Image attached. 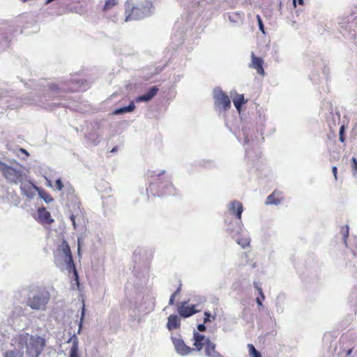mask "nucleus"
Listing matches in <instances>:
<instances>
[{
    "mask_svg": "<svg viewBox=\"0 0 357 357\" xmlns=\"http://www.w3.org/2000/svg\"><path fill=\"white\" fill-rule=\"evenodd\" d=\"M50 89L52 95L54 96V98H61V96L60 95L59 91V89L56 84H52L50 86Z\"/></svg>",
    "mask_w": 357,
    "mask_h": 357,
    "instance_id": "473e14b6",
    "label": "nucleus"
},
{
    "mask_svg": "<svg viewBox=\"0 0 357 357\" xmlns=\"http://www.w3.org/2000/svg\"><path fill=\"white\" fill-rule=\"evenodd\" d=\"M67 342H72V346L70 349L69 357H79V340L75 334H74Z\"/></svg>",
    "mask_w": 357,
    "mask_h": 357,
    "instance_id": "dca6fc26",
    "label": "nucleus"
},
{
    "mask_svg": "<svg viewBox=\"0 0 357 357\" xmlns=\"http://www.w3.org/2000/svg\"><path fill=\"white\" fill-rule=\"evenodd\" d=\"M277 311L280 312H283L282 306H280L278 304H277Z\"/></svg>",
    "mask_w": 357,
    "mask_h": 357,
    "instance_id": "864d4df0",
    "label": "nucleus"
},
{
    "mask_svg": "<svg viewBox=\"0 0 357 357\" xmlns=\"http://www.w3.org/2000/svg\"><path fill=\"white\" fill-rule=\"evenodd\" d=\"M13 349L8 350L4 354V357H23L24 350L20 348H15L13 347Z\"/></svg>",
    "mask_w": 357,
    "mask_h": 357,
    "instance_id": "412c9836",
    "label": "nucleus"
},
{
    "mask_svg": "<svg viewBox=\"0 0 357 357\" xmlns=\"http://www.w3.org/2000/svg\"><path fill=\"white\" fill-rule=\"evenodd\" d=\"M20 183L22 194L28 198H33L36 195V191H39V188L31 182L27 181L26 178Z\"/></svg>",
    "mask_w": 357,
    "mask_h": 357,
    "instance_id": "9b49d317",
    "label": "nucleus"
},
{
    "mask_svg": "<svg viewBox=\"0 0 357 357\" xmlns=\"http://www.w3.org/2000/svg\"><path fill=\"white\" fill-rule=\"evenodd\" d=\"M255 287H256V288L257 289V290L259 291V294H260V296H261V298L264 300V298H265V296H264V294H263L262 289H261L260 287H259L256 284H255Z\"/></svg>",
    "mask_w": 357,
    "mask_h": 357,
    "instance_id": "37998d69",
    "label": "nucleus"
},
{
    "mask_svg": "<svg viewBox=\"0 0 357 357\" xmlns=\"http://www.w3.org/2000/svg\"><path fill=\"white\" fill-rule=\"evenodd\" d=\"M233 238L243 248H245L247 246L250 245V240L249 238H241L240 234L236 236V237Z\"/></svg>",
    "mask_w": 357,
    "mask_h": 357,
    "instance_id": "393cba45",
    "label": "nucleus"
},
{
    "mask_svg": "<svg viewBox=\"0 0 357 357\" xmlns=\"http://www.w3.org/2000/svg\"><path fill=\"white\" fill-rule=\"evenodd\" d=\"M332 172H333V174L334 175L335 178L337 179V167H333Z\"/></svg>",
    "mask_w": 357,
    "mask_h": 357,
    "instance_id": "de8ad7c7",
    "label": "nucleus"
},
{
    "mask_svg": "<svg viewBox=\"0 0 357 357\" xmlns=\"http://www.w3.org/2000/svg\"><path fill=\"white\" fill-rule=\"evenodd\" d=\"M38 219L47 224L53 222L54 220L51 218L50 213L45 208H40L38 210Z\"/></svg>",
    "mask_w": 357,
    "mask_h": 357,
    "instance_id": "a211bd4d",
    "label": "nucleus"
},
{
    "mask_svg": "<svg viewBox=\"0 0 357 357\" xmlns=\"http://www.w3.org/2000/svg\"><path fill=\"white\" fill-rule=\"evenodd\" d=\"M172 340L175 351L181 356H187L195 350V349L187 346L184 341L180 337H172Z\"/></svg>",
    "mask_w": 357,
    "mask_h": 357,
    "instance_id": "9d476101",
    "label": "nucleus"
},
{
    "mask_svg": "<svg viewBox=\"0 0 357 357\" xmlns=\"http://www.w3.org/2000/svg\"><path fill=\"white\" fill-rule=\"evenodd\" d=\"M251 57H252V62L250 65V67L255 69L258 74H259L261 75H264V70L263 68V63H264L263 59L260 57L256 56L253 52L251 54Z\"/></svg>",
    "mask_w": 357,
    "mask_h": 357,
    "instance_id": "ddd939ff",
    "label": "nucleus"
},
{
    "mask_svg": "<svg viewBox=\"0 0 357 357\" xmlns=\"http://www.w3.org/2000/svg\"><path fill=\"white\" fill-rule=\"evenodd\" d=\"M354 356H357V349L354 351Z\"/></svg>",
    "mask_w": 357,
    "mask_h": 357,
    "instance_id": "bf43d9fd",
    "label": "nucleus"
},
{
    "mask_svg": "<svg viewBox=\"0 0 357 357\" xmlns=\"http://www.w3.org/2000/svg\"><path fill=\"white\" fill-rule=\"evenodd\" d=\"M213 98L215 106L220 111L227 110L231 107L229 98L219 87L213 89Z\"/></svg>",
    "mask_w": 357,
    "mask_h": 357,
    "instance_id": "6e6552de",
    "label": "nucleus"
},
{
    "mask_svg": "<svg viewBox=\"0 0 357 357\" xmlns=\"http://www.w3.org/2000/svg\"><path fill=\"white\" fill-rule=\"evenodd\" d=\"M193 340L197 351H200L206 344V341H210L208 338L196 331L193 333Z\"/></svg>",
    "mask_w": 357,
    "mask_h": 357,
    "instance_id": "4468645a",
    "label": "nucleus"
},
{
    "mask_svg": "<svg viewBox=\"0 0 357 357\" xmlns=\"http://www.w3.org/2000/svg\"><path fill=\"white\" fill-rule=\"evenodd\" d=\"M10 345L15 349H26L27 357H38L45 346V340L27 333H20L13 336Z\"/></svg>",
    "mask_w": 357,
    "mask_h": 357,
    "instance_id": "f257e3e1",
    "label": "nucleus"
},
{
    "mask_svg": "<svg viewBox=\"0 0 357 357\" xmlns=\"http://www.w3.org/2000/svg\"><path fill=\"white\" fill-rule=\"evenodd\" d=\"M340 140L341 142H344V137H343V135H342V128H341V130H340Z\"/></svg>",
    "mask_w": 357,
    "mask_h": 357,
    "instance_id": "3c124183",
    "label": "nucleus"
},
{
    "mask_svg": "<svg viewBox=\"0 0 357 357\" xmlns=\"http://www.w3.org/2000/svg\"><path fill=\"white\" fill-rule=\"evenodd\" d=\"M117 151V148L116 147H114L112 149V150L111 151V152L114 153V152H116Z\"/></svg>",
    "mask_w": 357,
    "mask_h": 357,
    "instance_id": "13d9d810",
    "label": "nucleus"
},
{
    "mask_svg": "<svg viewBox=\"0 0 357 357\" xmlns=\"http://www.w3.org/2000/svg\"><path fill=\"white\" fill-rule=\"evenodd\" d=\"M19 152L22 153L25 155L26 157H28L29 155V153L27 152V151L24 149H20Z\"/></svg>",
    "mask_w": 357,
    "mask_h": 357,
    "instance_id": "a18cd8bd",
    "label": "nucleus"
},
{
    "mask_svg": "<svg viewBox=\"0 0 357 357\" xmlns=\"http://www.w3.org/2000/svg\"><path fill=\"white\" fill-rule=\"evenodd\" d=\"M206 298L204 297L199 298V303L191 305H186L187 302L181 303L178 307V312L182 317L187 318L200 312L202 310V305L204 303Z\"/></svg>",
    "mask_w": 357,
    "mask_h": 357,
    "instance_id": "0eeeda50",
    "label": "nucleus"
},
{
    "mask_svg": "<svg viewBox=\"0 0 357 357\" xmlns=\"http://www.w3.org/2000/svg\"><path fill=\"white\" fill-rule=\"evenodd\" d=\"M215 315H211V314L208 312H204V324L210 322L212 320H215Z\"/></svg>",
    "mask_w": 357,
    "mask_h": 357,
    "instance_id": "f704fd0d",
    "label": "nucleus"
},
{
    "mask_svg": "<svg viewBox=\"0 0 357 357\" xmlns=\"http://www.w3.org/2000/svg\"><path fill=\"white\" fill-rule=\"evenodd\" d=\"M335 115H336V119L334 116H333L331 121L329 117L327 118V121L331 127V124H333V126L336 125V119H337V122L340 121V114L337 112Z\"/></svg>",
    "mask_w": 357,
    "mask_h": 357,
    "instance_id": "4c0bfd02",
    "label": "nucleus"
},
{
    "mask_svg": "<svg viewBox=\"0 0 357 357\" xmlns=\"http://www.w3.org/2000/svg\"><path fill=\"white\" fill-rule=\"evenodd\" d=\"M159 89L156 86H152L149 91L144 95L139 96L136 98V102H149L150 101L158 92Z\"/></svg>",
    "mask_w": 357,
    "mask_h": 357,
    "instance_id": "2eb2a0df",
    "label": "nucleus"
},
{
    "mask_svg": "<svg viewBox=\"0 0 357 357\" xmlns=\"http://www.w3.org/2000/svg\"><path fill=\"white\" fill-rule=\"evenodd\" d=\"M243 135H245L244 142L245 144H248L249 142L248 137L245 132H243Z\"/></svg>",
    "mask_w": 357,
    "mask_h": 357,
    "instance_id": "603ef678",
    "label": "nucleus"
},
{
    "mask_svg": "<svg viewBox=\"0 0 357 357\" xmlns=\"http://www.w3.org/2000/svg\"><path fill=\"white\" fill-rule=\"evenodd\" d=\"M118 0H105V5L102 8L105 14L108 13L112 8L118 4Z\"/></svg>",
    "mask_w": 357,
    "mask_h": 357,
    "instance_id": "b1692460",
    "label": "nucleus"
},
{
    "mask_svg": "<svg viewBox=\"0 0 357 357\" xmlns=\"http://www.w3.org/2000/svg\"><path fill=\"white\" fill-rule=\"evenodd\" d=\"M40 197L45 202V203L49 204L53 201L52 197L47 192L43 190L38 191Z\"/></svg>",
    "mask_w": 357,
    "mask_h": 357,
    "instance_id": "cd10ccee",
    "label": "nucleus"
},
{
    "mask_svg": "<svg viewBox=\"0 0 357 357\" xmlns=\"http://www.w3.org/2000/svg\"><path fill=\"white\" fill-rule=\"evenodd\" d=\"M276 193L275 192H273L272 194H271L270 195L268 196L267 199H266V204L267 205H279L281 204V199L279 198V197H276Z\"/></svg>",
    "mask_w": 357,
    "mask_h": 357,
    "instance_id": "5701e85b",
    "label": "nucleus"
},
{
    "mask_svg": "<svg viewBox=\"0 0 357 357\" xmlns=\"http://www.w3.org/2000/svg\"><path fill=\"white\" fill-rule=\"evenodd\" d=\"M50 299V294L45 289H38L29 295L26 305L32 310L44 311Z\"/></svg>",
    "mask_w": 357,
    "mask_h": 357,
    "instance_id": "39448f33",
    "label": "nucleus"
},
{
    "mask_svg": "<svg viewBox=\"0 0 357 357\" xmlns=\"http://www.w3.org/2000/svg\"><path fill=\"white\" fill-rule=\"evenodd\" d=\"M54 257L56 262L58 261V258L60 257L66 263L68 272H73L74 279L79 285L78 273L73 260L70 246L66 241L63 240L62 243L59 245L56 252L54 253Z\"/></svg>",
    "mask_w": 357,
    "mask_h": 357,
    "instance_id": "423d86ee",
    "label": "nucleus"
},
{
    "mask_svg": "<svg viewBox=\"0 0 357 357\" xmlns=\"http://www.w3.org/2000/svg\"><path fill=\"white\" fill-rule=\"evenodd\" d=\"M351 172L354 176L357 174V159L356 158H352Z\"/></svg>",
    "mask_w": 357,
    "mask_h": 357,
    "instance_id": "58836bf2",
    "label": "nucleus"
},
{
    "mask_svg": "<svg viewBox=\"0 0 357 357\" xmlns=\"http://www.w3.org/2000/svg\"><path fill=\"white\" fill-rule=\"evenodd\" d=\"M256 302H257V303L259 305H260V306H261V305H262V302H261V299H260L259 298H257V299H256Z\"/></svg>",
    "mask_w": 357,
    "mask_h": 357,
    "instance_id": "5fc2aeb1",
    "label": "nucleus"
},
{
    "mask_svg": "<svg viewBox=\"0 0 357 357\" xmlns=\"http://www.w3.org/2000/svg\"><path fill=\"white\" fill-rule=\"evenodd\" d=\"M174 298L175 297L174 296H171L169 301V305H172L174 303Z\"/></svg>",
    "mask_w": 357,
    "mask_h": 357,
    "instance_id": "8fccbe9b",
    "label": "nucleus"
},
{
    "mask_svg": "<svg viewBox=\"0 0 357 357\" xmlns=\"http://www.w3.org/2000/svg\"><path fill=\"white\" fill-rule=\"evenodd\" d=\"M149 177V185L146 188L148 193H151L154 197L172 195L176 193V189L172 183L170 177L165 170L158 173L151 172Z\"/></svg>",
    "mask_w": 357,
    "mask_h": 357,
    "instance_id": "f03ea898",
    "label": "nucleus"
},
{
    "mask_svg": "<svg viewBox=\"0 0 357 357\" xmlns=\"http://www.w3.org/2000/svg\"><path fill=\"white\" fill-rule=\"evenodd\" d=\"M88 139L93 145H98L100 142V138L96 132H91L88 135Z\"/></svg>",
    "mask_w": 357,
    "mask_h": 357,
    "instance_id": "bb28decb",
    "label": "nucleus"
},
{
    "mask_svg": "<svg viewBox=\"0 0 357 357\" xmlns=\"http://www.w3.org/2000/svg\"><path fill=\"white\" fill-rule=\"evenodd\" d=\"M135 108V105L134 102L131 101L128 106L122 107L118 109H116L112 114L114 115H120L124 113H128L132 112Z\"/></svg>",
    "mask_w": 357,
    "mask_h": 357,
    "instance_id": "aec40b11",
    "label": "nucleus"
},
{
    "mask_svg": "<svg viewBox=\"0 0 357 357\" xmlns=\"http://www.w3.org/2000/svg\"><path fill=\"white\" fill-rule=\"evenodd\" d=\"M66 185H64L62 183V181L61 178H58L55 181V189L61 191L63 188H65Z\"/></svg>",
    "mask_w": 357,
    "mask_h": 357,
    "instance_id": "e433bc0d",
    "label": "nucleus"
},
{
    "mask_svg": "<svg viewBox=\"0 0 357 357\" xmlns=\"http://www.w3.org/2000/svg\"><path fill=\"white\" fill-rule=\"evenodd\" d=\"M215 344L211 341H206L205 345V354L208 357H223L219 352L215 350Z\"/></svg>",
    "mask_w": 357,
    "mask_h": 357,
    "instance_id": "f3484780",
    "label": "nucleus"
},
{
    "mask_svg": "<svg viewBox=\"0 0 357 357\" xmlns=\"http://www.w3.org/2000/svg\"><path fill=\"white\" fill-rule=\"evenodd\" d=\"M206 326H205V324L204 322L203 324H199L197 326V329L201 331V332H203L204 331H206Z\"/></svg>",
    "mask_w": 357,
    "mask_h": 357,
    "instance_id": "a19ab883",
    "label": "nucleus"
},
{
    "mask_svg": "<svg viewBox=\"0 0 357 357\" xmlns=\"http://www.w3.org/2000/svg\"><path fill=\"white\" fill-rule=\"evenodd\" d=\"M0 172L10 183L18 184L26 178L23 167L17 162H0Z\"/></svg>",
    "mask_w": 357,
    "mask_h": 357,
    "instance_id": "20e7f679",
    "label": "nucleus"
},
{
    "mask_svg": "<svg viewBox=\"0 0 357 357\" xmlns=\"http://www.w3.org/2000/svg\"><path fill=\"white\" fill-rule=\"evenodd\" d=\"M354 353V348L342 349L338 354V357H351Z\"/></svg>",
    "mask_w": 357,
    "mask_h": 357,
    "instance_id": "c756f323",
    "label": "nucleus"
},
{
    "mask_svg": "<svg viewBox=\"0 0 357 357\" xmlns=\"http://www.w3.org/2000/svg\"><path fill=\"white\" fill-rule=\"evenodd\" d=\"M225 223L227 224V232L232 237L235 238L236 236L239 235L242 231V222L241 220H234L228 217L225 219Z\"/></svg>",
    "mask_w": 357,
    "mask_h": 357,
    "instance_id": "1a4fd4ad",
    "label": "nucleus"
},
{
    "mask_svg": "<svg viewBox=\"0 0 357 357\" xmlns=\"http://www.w3.org/2000/svg\"><path fill=\"white\" fill-rule=\"evenodd\" d=\"M84 314H85V308H84V305H83L82 313H81V317H80V320H79V328H78V331H77L78 334H79L81 333V331L82 328Z\"/></svg>",
    "mask_w": 357,
    "mask_h": 357,
    "instance_id": "72a5a7b5",
    "label": "nucleus"
},
{
    "mask_svg": "<svg viewBox=\"0 0 357 357\" xmlns=\"http://www.w3.org/2000/svg\"><path fill=\"white\" fill-rule=\"evenodd\" d=\"M296 3H298L300 5H303L304 1L303 0H293V4L294 6H296Z\"/></svg>",
    "mask_w": 357,
    "mask_h": 357,
    "instance_id": "49530a36",
    "label": "nucleus"
},
{
    "mask_svg": "<svg viewBox=\"0 0 357 357\" xmlns=\"http://www.w3.org/2000/svg\"><path fill=\"white\" fill-rule=\"evenodd\" d=\"M348 234H349V227H348V226H347L346 227V231H345V232L343 234V238H344V240L348 236Z\"/></svg>",
    "mask_w": 357,
    "mask_h": 357,
    "instance_id": "09e8293b",
    "label": "nucleus"
},
{
    "mask_svg": "<svg viewBox=\"0 0 357 357\" xmlns=\"http://www.w3.org/2000/svg\"><path fill=\"white\" fill-rule=\"evenodd\" d=\"M65 189H66V190L68 193H73V192H74V190L73 189V188L71 187V185H69V184H68V185H66L65 186Z\"/></svg>",
    "mask_w": 357,
    "mask_h": 357,
    "instance_id": "79ce46f5",
    "label": "nucleus"
},
{
    "mask_svg": "<svg viewBox=\"0 0 357 357\" xmlns=\"http://www.w3.org/2000/svg\"><path fill=\"white\" fill-rule=\"evenodd\" d=\"M234 105L238 111H240V109L243 104L245 102L244 96L242 94H238L233 100Z\"/></svg>",
    "mask_w": 357,
    "mask_h": 357,
    "instance_id": "a878e982",
    "label": "nucleus"
},
{
    "mask_svg": "<svg viewBox=\"0 0 357 357\" xmlns=\"http://www.w3.org/2000/svg\"><path fill=\"white\" fill-rule=\"evenodd\" d=\"M154 8L150 0H128L125 3L124 22L142 20L152 15Z\"/></svg>",
    "mask_w": 357,
    "mask_h": 357,
    "instance_id": "7ed1b4c3",
    "label": "nucleus"
},
{
    "mask_svg": "<svg viewBox=\"0 0 357 357\" xmlns=\"http://www.w3.org/2000/svg\"><path fill=\"white\" fill-rule=\"evenodd\" d=\"M213 0H194L192 1V6L193 7L197 5V8H202L204 7L206 3L211 2Z\"/></svg>",
    "mask_w": 357,
    "mask_h": 357,
    "instance_id": "2f4dec72",
    "label": "nucleus"
},
{
    "mask_svg": "<svg viewBox=\"0 0 357 357\" xmlns=\"http://www.w3.org/2000/svg\"><path fill=\"white\" fill-rule=\"evenodd\" d=\"M249 354L252 357H261V353L258 351L253 344H249L248 345Z\"/></svg>",
    "mask_w": 357,
    "mask_h": 357,
    "instance_id": "c85d7f7f",
    "label": "nucleus"
},
{
    "mask_svg": "<svg viewBox=\"0 0 357 357\" xmlns=\"http://www.w3.org/2000/svg\"><path fill=\"white\" fill-rule=\"evenodd\" d=\"M256 17H257V23H258V26H259V30L264 34H265V29H264V23H263V21H262V19L261 18V17L259 15H257Z\"/></svg>",
    "mask_w": 357,
    "mask_h": 357,
    "instance_id": "c9c22d12",
    "label": "nucleus"
},
{
    "mask_svg": "<svg viewBox=\"0 0 357 357\" xmlns=\"http://www.w3.org/2000/svg\"><path fill=\"white\" fill-rule=\"evenodd\" d=\"M181 286H179L177 289L172 294V296H174V297H176V296H178V294H180L181 293Z\"/></svg>",
    "mask_w": 357,
    "mask_h": 357,
    "instance_id": "c03bdc74",
    "label": "nucleus"
},
{
    "mask_svg": "<svg viewBox=\"0 0 357 357\" xmlns=\"http://www.w3.org/2000/svg\"><path fill=\"white\" fill-rule=\"evenodd\" d=\"M180 319L177 315L171 314L168 317V321L167 324V328L169 331L177 329L180 327Z\"/></svg>",
    "mask_w": 357,
    "mask_h": 357,
    "instance_id": "6ab92c4d",
    "label": "nucleus"
},
{
    "mask_svg": "<svg viewBox=\"0 0 357 357\" xmlns=\"http://www.w3.org/2000/svg\"><path fill=\"white\" fill-rule=\"evenodd\" d=\"M200 297H201V296H196V297H195V298H193L192 301H196V302H197V303H199V298H200Z\"/></svg>",
    "mask_w": 357,
    "mask_h": 357,
    "instance_id": "6e6d98bb",
    "label": "nucleus"
},
{
    "mask_svg": "<svg viewBox=\"0 0 357 357\" xmlns=\"http://www.w3.org/2000/svg\"><path fill=\"white\" fill-rule=\"evenodd\" d=\"M227 209L230 215H234L238 220H241L243 211V206L241 202L237 200L231 201L227 204Z\"/></svg>",
    "mask_w": 357,
    "mask_h": 357,
    "instance_id": "f8f14e48",
    "label": "nucleus"
},
{
    "mask_svg": "<svg viewBox=\"0 0 357 357\" xmlns=\"http://www.w3.org/2000/svg\"><path fill=\"white\" fill-rule=\"evenodd\" d=\"M76 217L74 214H71L70 216V219L72 222V224H73V228L75 229L77 228V224H76V220H75Z\"/></svg>",
    "mask_w": 357,
    "mask_h": 357,
    "instance_id": "ea45409f",
    "label": "nucleus"
},
{
    "mask_svg": "<svg viewBox=\"0 0 357 357\" xmlns=\"http://www.w3.org/2000/svg\"><path fill=\"white\" fill-rule=\"evenodd\" d=\"M210 164H211V162H207V163H205V162H204V167H208V166H209V165H210Z\"/></svg>",
    "mask_w": 357,
    "mask_h": 357,
    "instance_id": "4d7b16f0",
    "label": "nucleus"
},
{
    "mask_svg": "<svg viewBox=\"0 0 357 357\" xmlns=\"http://www.w3.org/2000/svg\"><path fill=\"white\" fill-rule=\"evenodd\" d=\"M244 14L243 13L233 12L228 14L229 20L231 23L239 24L243 19Z\"/></svg>",
    "mask_w": 357,
    "mask_h": 357,
    "instance_id": "4be33fe9",
    "label": "nucleus"
},
{
    "mask_svg": "<svg viewBox=\"0 0 357 357\" xmlns=\"http://www.w3.org/2000/svg\"><path fill=\"white\" fill-rule=\"evenodd\" d=\"M106 18L114 23H117L119 22V13L115 12L113 14L109 13L105 14Z\"/></svg>",
    "mask_w": 357,
    "mask_h": 357,
    "instance_id": "7c9ffc66",
    "label": "nucleus"
}]
</instances>
